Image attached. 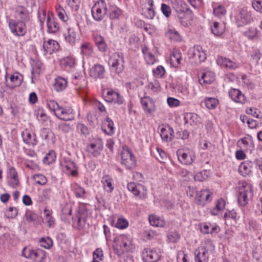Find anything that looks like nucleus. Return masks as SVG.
I'll use <instances>...</instances> for the list:
<instances>
[{"label": "nucleus", "instance_id": "obj_1", "mask_svg": "<svg viewBox=\"0 0 262 262\" xmlns=\"http://www.w3.org/2000/svg\"><path fill=\"white\" fill-rule=\"evenodd\" d=\"M48 108L54 113L55 115L60 120L68 121L75 118V113L70 107L60 106L54 100H50L47 101Z\"/></svg>", "mask_w": 262, "mask_h": 262}, {"label": "nucleus", "instance_id": "obj_2", "mask_svg": "<svg viewBox=\"0 0 262 262\" xmlns=\"http://www.w3.org/2000/svg\"><path fill=\"white\" fill-rule=\"evenodd\" d=\"M253 196L252 186L246 182L239 184L237 190V200L238 204L242 206L247 204Z\"/></svg>", "mask_w": 262, "mask_h": 262}, {"label": "nucleus", "instance_id": "obj_3", "mask_svg": "<svg viewBox=\"0 0 262 262\" xmlns=\"http://www.w3.org/2000/svg\"><path fill=\"white\" fill-rule=\"evenodd\" d=\"M130 242L124 235L117 237L114 242V250L115 253L120 256L131 249Z\"/></svg>", "mask_w": 262, "mask_h": 262}, {"label": "nucleus", "instance_id": "obj_4", "mask_svg": "<svg viewBox=\"0 0 262 262\" xmlns=\"http://www.w3.org/2000/svg\"><path fill=\"white\" fill-rule=\"evenodd\" d=\"M108 64L112 72L116 74H120L124 69V58L122 55L118 53L112 54L109 58Z\"/></svg>", "mask_w": 262, "mask_h": 262}, {"label": "nucleus", "instance_id": "obj_5", "mask_svg": "<svg viewBox=\"0 0 262 262\" xmlns=\"http://www.w3.org/2000/svg\"><path fill=\"white\" fill-rule=\"evenodd\" d=\"M88 217V213L85 206L80 205L75 216L73 217L74 225L79 230L83 229L86 224Z\"/></svg>", "mask_w": 262, "mask_h": 262}, {"label": "nucleus", "instance_id": "obj_6", "mask_svg": "<svg viewBox=\"0 0 262 262\" xmlns=\"http://www.w3.org/2000/svg\"><path fill=\"white\" fill-rule=\"evenodd\" d=\"M107 12V5L104 0L97 1L92 8V15L93 18L97 20H101Z\"/></svg>", "mask_w": 262, "mask_h": 262}, {"label": "nucleus", "instance_id": "obj_7", "mask_svg": "<svg viewBox=\"0 0 262 262\" xmlns=\"http://www.w3.org/2000/svg\"><path fill=\"white\" fill-rule=\"evenodd\" d=\"M121 163L126 169H132L136 165V158L127 146H123L121 153Z\"/></svg>", "mask_w": 262, "mask_h": 262}, {"label": "nucleus", "instance_id": "obj_8", "mask_svg": "<svg viewBox=\"0 0 262 262\" xmlns=\"http://www.w3.org/2000/svg\"><path fill=\"white\" fill-rule=\"evenodd\" d=\"M189 58L192 62L195 64L200 63L204 61L206 59V54L202 47L195 46L189 50Z\"/></svg>", "mask_w": 262, "mask_h": 262}, {"label": "nucleus", "instance_id": "obj_9", "mask_svg": "<svg viewBox=\"0 0 262 262\" xmlns=\"http://www.w3.org/2000/svg\"><path fill=\"white\" fill-rule=\"evenodd\" d=\"M9 26L11 31L16 36H23L27 32L26 25L23 21L11 19L9 21Z\"/></svg>", "mask_w": 262, "mask_h": 262}, {"label": "nucleus", "instance_id": "obj_10", "mask_svg": "<svg viewBox=\"0 0 262 262\" xmlns=\"http://www.w3.org/2000/svg\"><path fill=\"white\" fill-rule=\"evenodd\" d=\"M103 144L101 139H96L88 145L86 150L94 157L99 156L103 149Z\"/></svg>", "mask_w": 262, "mask_h": 262}, {"label": "nucleus", "instance_id": "obj_11", "mask_svg": "<svg viewBox=\"0 0 262 262\" xmlns=\"http://www.w3.org/2000/svg\"><path fill=\"white\" fill-rule=\"evenodd\" d=\"M127 188L129 191L132 192L135 196H138L140 199H144L146 196V188L142 184L131 182L128 183Z\"/></svg>", "mask_w": 262, "mask_h": 262}, {"label": "nucleus", "instance_id": "obj_12", "mask_svg": "<svg viewBox=\"0 0 262 262\" xmlns=\"http://www.w3.org/2000/svg\"><path fill=\"white\" fill-rule=\"evenodd\" d=\"M104 98L106 102L114 103L118 105L123 103L124 100L120 94L113 90H108Z\"/></svg>", "mask_w": 262, "mask_h": 262}, {"label": "nucleus", "instance_id": "obj_13", "mask_svg": "<svg viewBox=\"0 0 262 262\" xmlns=\"http://www.w3.org/2000/svg\"><path fill=\"white\" fill-rule=\"evenodd\" d=\"M42 49L45 55L48 54L51 55L59 50V45L57 41L50 39L43 41Z\"/></svg>", "mask_w": 262, "mask_h": 262}, {"label": "nucleus", "instance_id": "obj_14", "mask_svg": "<svg viewBox=\"0 0 262 262\" xmlns=\"http://www.w3.org/2000/svg\"><path fill=\"white\" fill-rule=\"evenodd\" d=\"M61 165L62 166L63 171L67 174L72 176H76L77 174V167L75 163L70 159H66L61 162Z\"/></svg>", "mask_w": 262, "mask_h": 262}, {"label": "nucleus", "instance_id": "obj_15", "mask_svg": "<svg viewBox=\"0 0 262 262\" xmlns=\"http://www.w3.org/2000/svg\"><path fill=\"white\" fill-rule=\"evenodd\" d=\"M141 104L146 114H151L155 110V105L153 100L148 96L141 99Z\"/></svg>", "mask_w": 262, "mask_h": 262}, {"label": "nucleus", "instance_id": "obj_16", "mask_svg": "<svg viewBox=\"0 0 262 262\" xmlns=\"http://www.w3.org/2000/svg\"><path fill=\"white\" fill-rule=\"evenodd\" d=\"M211 195L212 193L209 190H202L196 193L195 202L198 204L204 205L205 202L211 200L210 198H211Z\"/></svg>", "mask_w": 262, "mask_h": 262}, {"label": "nucleus", "instance_id": "obj_17", "mask_svg": "<svg viewBox=\"0 0 262 262\" xmlns=\"http://www.w3.org/2000/svg\"><path fill=\"white\" fill-rule=\"evenodd\" d=\"M173 128L168 125L163 126L160 129V136L166 142L171 141L174 138Z\"/></svg>", "mask_w": 262, "mask_h": 262}, {"label": "nucleus", "instance_id": "obj_18", "mask_svg": "<svg viewBox=\"0 0 262 262\" xmlns=\"http://www.w3.org/2000/svg\"><path fill=\"white\" fill-rule=\"evenodd\" d=\"M143 258L146 262L157 261L160 257V253L155 249H146L143 253Z\"/></svg>", "mask_w": 262, "mask_h": 262}, {"label": "nucleus", "instance_id": "obj_19", "mask_svg": "<svg viewBox=\"0 0 262 262\" xmlns=\"http://www.w3.org/2000/svg\"><path fill=\"white\" fill-rule=\"evenodd\" d=\"M178 159L180 162L185 165H190L193 161L194 155L189 151L184 152L178 151L177 152Z\"/></svg>", "mask_w": 262, "mask_h": 262}, {"label": "nucleus", "instance_id": "obj_20", "mask_svg": "<svg viewBox=\"0 0 262 262\" xmlns=\"http://www.w3.org/2000/svg\"><path fill=\"white\" fill-rule=\"evenodd\" d=\"M229 95L235 102L244 104L246 102L245 95L238 89H231L229 92Z\"/></svg>", "mask_w": 262, "mask_h": 262}, {"label": "nucleus", "instance_id": "obj_21", "mask_svg": "<svg viewBox=\"0 0 262 262\" xmlns=\"http://www.w3.org/2000/svg\"><path fill=\"white\" fill-rule=\"evenodd\" d=\"M195 262H208V250L204 247H199L194 252Z\"/></svg>", "mask_w": 262, "mask_h": 262}, {"label": "nucleus", "instance_id": "obj_22", "mask_svg": "<svg viewBox=\"0 0 262 262\" xmlns=\"http://www.w3.org/2000/svg\"><path fill=\"white\" fill-rule=\"evenodd\" d=\"M200 230L204 234H212L219 232L220 228L214 224L203 223L200 225Z\"/></svg>", "mask_w": 262, "mask_h": 262}, {"label": "nucleus", "instance_id": "obj_23", "mask_svg": "<svg viewBox=\"0 0 262 262\" xmlns=\"http://www.w3.org/2000/svg\"><path fill=\"white\" fill-rule=\"evenodd\" d=\"M105 73L104 67L101 64H95L90 70V75L94 78L103 77Z\"/></svg>", "mask_w": 262, "mask_h": 262}, {"label": "nucleus", "instance_id": "obj_24", "mask_svg": "<svg viewBox=\"0 0 262 262\" xmlns=\"http://www.w3.org/2000/svg\"><path fill=\"white\" fill-rule=\"evenodd\" d=\"M237 18V20L241 22L242 25L248 24L252 20L251 12L245 8L240 10Z\"/></svg>", "mask_w": 262, "mask_h": 262}, {"label": "nucleus", "instance_id": "obj_25", "mask_svg": "<svg viewBox=\"0 0 262 262\" xmlns=\"http://www.w3.org/2000/svg\"><path fill=\"white\" fill-rule=\"evenodd\" d=\"M217 63L222 67L229 69H235L238 67V64L229 58L220 57L217 58Z\"/></svg>", "mask_w": 262, "mask_h": 262}, {"label": "nucleus", "instance_id": "obj_26", "mask_svg": "<svg viewBox=\"0 0 262 262\" xmlns=\"http://www.w3.org/2000/svg\"><path fill=\"white\" fill-rule=\"evenodd\" d=\"M178 17L181 24L185 26L188 25L192 18L191 13L190 12L183 10L178 12Z\"/></svg>", "mask_w": 262, "mask_h": 262}, {"label": "nucleus", "instance_id": "obj_27", "mask_svg": "<svg viewBox=\"0 0 262 262\" xmlns=\"http://www.w3.org/2000/svg\"><path fill=\"white\" fill-rule=\"evenodd\" d=\"M18 183L19 180L16 171L14 168H10L8 175L9 185L11 187L14 188L18 185Z\"/></svg>", "mask_w": 262, "mask_h": 262}, {"label": "nucleus", "instance_id": "obj_28", "mask_svg": "<svg viewBox=\"0 0 262 262\" xmlns=\"http://www.w3.org/2000/svg\"><path fill=\"white\" fill-rule=\"evenodd\" d=\"M253 163L250 161H246L242 162L239 166V172L245 177L251 172V169L252 167Z\"/></svg>", "mask_w": 262, "mask_h": 262}, {"label": "nucleus", "instance_id": "obj_29", "mask_svg": "<svg viewBox=\"0 0 262 262\" xmlns=\"http://www.w3.org/2000/svg\"><path fill=\"white\" fill-rule=\"evenodd\" d=\"M102 130L106 134L111 135L114 133V126L113 121L109 118H106L102 124Z\"/></svg>", "mask_w": 262, "mask_h": 262}, {"label": "nucleus", "instance_id": "obj_30", "mask_svg": "<svg viewBox=\"0 0 262 262\" xmlns=\"http://www.w3.org/2000/svg\"><path fill=\"white\" fill-rule=\"evenodd\" d=\"M47 24L48 31L50 33H55L59 30V25L51 14L48 15Z\"/></svg>", "mask_w": 262, "mask_h": 262}, {"label": "nucleus", "instance_id": "obj_31", "mask_svg": "<svg viewBox=\"0 0 262 262\" xmlns=\"http://www.w3.org/2000/svg\"><path fill=\"white\" fill-rule=\"evenodd\" d=\"M68 81L66 79L58 77L55 79L53 85L54 90L57 92H60L66 89Z\"/></svg>", "mask_w": 262, "mask_h": 262}, {"label": "nucleus", "instance_id": "obj_32", "mask_svg": "<svg viewBox=\"0 0 262 262\" xmlns=\"http://www.w3.org/2000/svg\"><path fill=\"white\" fill-rule=\"evenodd\" d=\"M148 220L150 224L152 226L163 227L165 225L164 220L156 215H149Z\"/></svg>", "mask_w": 262, "mask_h": 262}, {"label": "nucleus", "instance_id": "obj_33", "mask_svg": "<svg viewBox=\"0 0 262 262\" xmlns=\"http://www.w3.org/2000/svg\"><path fill=\"white\" fill-rule=\"evenodd\" d=\"M21 136L23 141L26 144H32L33 145L36 144L37 141L36 140L35 135H33L32 136L28 130L26 129L23 131L21 133Z\"/></svg>", "mask_w": 262, "mask_h": 262}, {"label": "nucleus", "instance_id": "obj_34", "mask_svg": "<svg viewBox=\"0 0 262 262\" xmlns=\"http://www.w3.org/2000/svg\"><path fill=\"white\" fill-rule=\"evenodd\" d=\"M112 181V179L108 175H105L102 178L101 182L103 184V187L107 192H111L114 190Z\"/></svg>", "mask_w": 262, "mask_h": 262}, {"label": "nucleus", "instance_id": "obj_35", "mask_svg": "<svg viewBox=\"0 0 262 262\" xmlns=\"http://www.w3.org/2000/svg\"><path fill=\"white\" fill-rule=\"evenodd\" d=\"M181 59V53L178 50H173L170 56V63L174 67H177L180 63Z\"/></svg>", "mask_w": 262, "mask_h": 262}, {"label": "nucleus", "instance_id": "obj_36", "mask_svg": "<svg viewBox=\"0 0 262 262\" xmlns=\"http://www.w3.org/2000/svg\"><path fill=\"white\" fill-rule=\"evenodd\" d=\"M64 37L67 41L70 44L73 45L77 40L76 32L74 28H69L68 29V33L64 34Z\"/></svg>", "mask_w": 262, "mask_h": 262}, {"label": "nucleus", "instance_id": "obj_37", "mask_svg": "<svg viewBox=\"0 0 262 262\" xmlns=\"http://www.w3.org/2000/svg\"><path fill=\"white\" fill-rule=\"evenodd\" d=\"M148 7L145 10H143V13L145 16L148 19H152L155 15V12L153 8V1L148 0Z\"/></svg>", "mask_w": 262, "mask_h": 262}, {"label": "nucleus", "instance_id": "obj_38", "mask_svg": "<svg viewBox=\"0 0 262 262\" xmlns=\"http://www.w3.org/2000/svg\"><path fill=\"white\" fill-rule=\"evenodd\" d=\"M95 42L99 50L101 52H105L107 48L104 38L100 35H97L95 37Z\"/></svg>", "mask_w": 262, "mask_h": 262}, {"label": "nucleus", "instance_id": "obj_39", "mask_svg": "<svg viewBox=\"0 0 262 262\" xmlns=\"http://www.w3.org/2000/svg\"><path fill=\"white\" fill-rule=\"evenodd\" d=\"M81 53L85 56H89L93 53V48L89 42H84L81 46Z\"/></svg>", "mask_w": 262, "mask_h": 262}, {"label": "nucleus", "instance_id": "obj_40", "mask_svg": "<svg viewBox=\"0 0 262 262\" xmlns=\"http://www.w3.org/2000/svg\"><path fill=\"white\" fill-rule=\"evenodd\" d=\"M52 211L49 209H45L44 210L45 218L44 220L48 224L49 227H51L54 225L55 222L54 219L52 216Z\"/></svg>", "mask_w": 262, "mask_h": 262}, {"label": "nucleus", "instance_id": "obj_41", "mask_svg": "<svg viewBox=\"0 0 262 262\" xmlns=\"http://www.w3.org/2000/svg\"><path fill=\"white\" fill-rule=\"evenodd\" d=\"M211 31L215 36H220L224 32V27L220 25L219 23L215 21L211 27Z\"/></svg>", "mask_w": 262, "mask_h": 262}, {"label": "nucleus", "instance_id": "obj_42", "mask_svg": "<svg viewBox=\"0 0 262 262\" xmlns=\"http://www.w3.org/2000/svg\"><path fill=\"white\" fill-rule=\"evenodd\" d=\"M121 10L116 6H111L109 8V15L111 19H116L121 15Z\"/></svg>", "mask_w": 262, "mask_h": 262}, {"label": "nucleus", "instance_id": "obj_43", "mask_svg": "<svg viewBox=\"0 0 262 262\" xmlns=\"http://www.w3.org/2000/svg\"><path fill=\"white\" fill-rule=\"evenodd\" d=\"M43 255V254L42 252H37L34 250L30 249L28 251V255L27 256L30 257L29 258L32 259L36 262H39L41 260L42 257L41 256L40 259H38V257L40 255Z\"/></svg>", "mask_w": 262, "mask_h": 262}, {"label": "nucleus", "instance_id": "obj_44", "mask_svg": "<svg viewBox=\"0 0 262 262\" xmlns=\"http://www.w3.org/2000/svg\"><path fill=\"white\" fill-rule=\"evenodd\" d=\"M218 103V100L214 98H208L205 100V105L208 109H214Z\"/></svg>", "mask_w": 262, "mask_h": 262}, {"label": "nucleus", "instance_id": "obj_45", "mask_svg": "<svg viewBox=\"0 0 262 262\" xmlns=\"http://www.w3.org/2000/svg\"><path fill=\"white\" fill-rule=\"evenodd\" d=\"M22 78L20 75H18V74H13L10 77V81L12 82L11 85V88L19 86L21 82Z\"/></svg>", "mask_w": 262, "mask_h": 262}, {"label": "nucleus", "instance_id": "obj_46", "mask_svg": "<svg viewBox=\"0 0 262 262\" xmlns=\"http://www.w3.org/2000/svg\"><path fill=\"white\" fill-rule=\"evenodd\" d=\"M78 78L75 76L74 79L73 80V83L77 85L76 89L79 90L81 88H84L86 84L85 79L82 77H79V81H77Z\"/></svg>", "mask_w": 262, "mask_h": 262}, {"label": "nucleus", "instance_id": "obj_47", "mask_svg": "<svg viewBox=\"0 0 262 262\" xmlns=\"http://www.w3.org/2000/svg\"><path fill=\"white\" fill-rule=\"evenodd\" d=\"M208 173L209 172L207 170H203L196 173L194 176V179L195 181H204L208 178Z\"/></svg>", "mask_w": 262, "mask_h": 262}, {"label": "nucleus", "instance_id": "obj_48", "mask_svg": "<svg viewBox=\"0 0 262 262\" xmlns=\"http://www.w3.org/2000/svg\"><path fill=\"white\" fill-rule=\"evenodd\" d=\"M226 12L225 8L222 6H219L213 10L214 15L219 18L224 16Z\"/></svg>", "mask_w": 262, "mask_h": 262}, {"label": "nucleus", "instance_id": "obj_49", "mask_svg": "<svg viewBox=\"0 0 262 262\" xmlns=\"http://www.w3.org/2000/svg\"><path fill=\"white\" fill-rule=\"evenodd\" d=\"M225 206V202L223 199H220L218 200L217 204H216L215 209L211 211V213L213 215H216L217 214V212H215V211H219L220 210H222L224 208Z\"/></svg>", "mask_w": 262, "mask_h": 262}, {"label": "nucleus", "instance_id": "obj_50", "mask_svg": "<svg viewBox=\"0 0 262 262\" xmlns=\"http://www.w3.org/2000/svg\"><path fill=\"white\" fill-rule=\"evenodd\" d=\"M56 158L55 152L53 151H50L43 158L45 163L50 164L55 161Z\"/></svg>", "mask_w": 262, "mask_h": 262}, {"label": "nucleus", "instance_id": "obj_51", "mask_svg": "<svg viewBox=\"0 0 262 262\" xmlns=\"http://www.w3.org/2000/svg\"><path fill=\"white\" fill-rule=\"evenodd\" d=\"M39 243L41 247L46 249L50 248L53 244L52 239L49 237L41 238Z\"/></svg>", "mask_w": 262, "mask_h": 262}, {"label": "nucleus", "instance_id": "obj_52", "mask_svg": "<svg viewBox=\"0 0 262 262\" xmlns=\"http://www.w3.org/2000/svg\"><path fill=\"white\" fill-rule=\"evenodd\" d=\"M157 151L155 155L156 158L160 162L164 163V160L166 159V154L162 149L159 148H157Z\"/></svg>", "mask_w": 262, "mask_h": 262}, {"label": "nucleus", "instance_id": "obj_53", "mask_svg": "<svg viewBox=\"0 0 262 262\" xmlns=\"http://www.w3.org/2000/svg\"><path fill=\"white\" fill-rule=\"evenodd\" d=\"M56 13L59 18L62 21H66L67 20L68 17L66 14L65 10L60 7L56 8Z\"/></svg>", "mask_w": 262, "mask_h": 262}, {"label": "nucleus", "instance_id": "obj_54", "mask_svg": "<svg viewBox=\"0 0 262 262\" xmlns=\"http://www.w3.org/2000/svg\"><path fill=\"white\" fill-rule=\"evenodd\" d=\"M33 179L36 183L41 185L46 184L47 182L46 177L42 174L34 175Z\"/></svg>", "mask_w": 262, "mask_h": 262}, {"label": "nucleus", "instance_id": "obj_55", "mask_svg": "<svg viewBox=\"0 0 262 262\" xmlns=\"http://www.w3.org/2000/svg\"><path fill=\"white\" fill-rule=\"evenodd\" d=\"M53 135V132L49 129L43 128L41 130L40 136L43 139L46 141L49 140V138Z\"/></svg>", "mask_w": 262, "mask_h": 262}, {"label": "nucleus", "instance_id": "obj_56", "mask_svg": "<svg viewBox=\"0 0 262 262\" xmlns=\"http://www.w3.org/2000/svg\"><path fill=\"white\" fill-rule=\"evenodd\" d=\"M73 190L75 195L77 198L82 197L85 193V191L83 188L77 185H74L73 186Z\"/></svg>", "mask_w": 262, "mask_h": 262}, {"label": "nucleus", "instance_id": "obj_57", "mask_svg": "<svg viewBox=\"0 0 262 262\" xmlns=\"http://www.w3.org/2000/svg\"><path fill=\"white\" fill-rule=\"evenodd\" d=\"M67 4L74 11H77L80 5V0H67Z\"/></svg>", "mask_w": 262, "mask_h": 262}, {"label": "nucleus", "instance_id": "obj_58", "mask_svg": "<svg viewBox=\"0 0 262 262\" xmlns=\"http://www.w3.org/2000/svg\"><path fill=\"white\" fill-rule=\"evenodd\" d=\"M128 225V222L124 219H118L116 224V227L119 229H125Z\"/></svg>", "mask_w": 262, "mask_h": 262}, {"label": "nucleus", "instance_id": "obj_59", "mask_svg": "<svg viewBox=\"0 0 262 262\" xmlns=\"http://www.w3.org/2000/svg\"><path fill=\"white\" fill-rule=\"evenodd\" d=\"M165 72L164 68L161 66H158L155 70H153L154 75L158 77H162Z\"/></svg>", "mask_w": 262, "mask_h": 262}, {"label": "nucleus", "instance_id": "obj_60", "mask_svg": "<svg viewBox=\"0 0 262 262\" xmlns=\"http://www.w3.org/2000/svg\"><path fill=\"white\" fill-rule=\"evenodd\" d=\"M210 74V73H204L201 78L199 79L200 82L201 84L202 83H210L211 82V81L213 80L212 78H210L209 76L208 75Z\"/></svg>", "mask_w": 262, "mask_h": 262}, {"label": "nucleus", "instance_id": "obj_61", "mask_svg": "<svg viewBox=\"0 0 262 262\" xmlns=\"http://www.w3.org/2000/svg\"><path fill=\"white\" fill-rule=\"evenodd\" d=\"M77 128L78 132L85 136L89 134L88 128L83 124L78 123L77 125Z\"/></svg>", "mask_w": 262, "mask_h": 262}, {"label": "nucleus", "instance_id": "obj_62", "mask_svg": "<svg viewBox=\"0 0 262 262\" xmlns=\"http://www.w3.org/2000/svg\"><path fill=\"white\" fill-rule=\"evenodd\" d=\"M246 36L250 39H254L257 35V31L255 28H250L246 32Z\"/></svg>", "mask_w": 262, "mask_h": 262}, {"label": "nucleus", "instance_id": "obj_63", "mask_svg": "<svg viewBox=\"0 0 262 262\" xmlns=\"http://www.w3.org/2000/svg\"><path fill=\"white\" fill-rule=\"evenodd\" d=\"M148 87L153 92H157L160 90V88L159 83L156 80L150 82L148 84Z\"/></svg>", "mask_w": 262, "mask_h": 262}, {"label": "nucleus", "instance_id": "obj_64", "mask_svg": "<svg viewBox=\"0 0 262 262\" xmlns=\"http://www.w3.org/2000/svg\"><path fill=\"white\" fill-rule=\"evenodd\" d=\"M180 235L177 232H171L167 235L169 242L175 243L177 242L180 238Z\"/></svg>", "mask_w": 262, "mask_h": 262}]
</instances>
